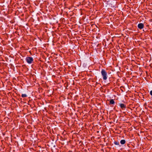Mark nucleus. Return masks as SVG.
Returning a JSON list of instances; mask_svg holds the SVG:
<instances>
[{
  "instance_id": "obj_9",
  "label": "nucleus",
  "mask_w": 152,
  "mask_h": 152,
  "mask_svg": "<svg viewBox=\"0 0 152 152\" xmlns=\"http://www.w3.org/2000/svg\"><path fill=\"white\" fill-rule=\"evenodd\" d=\"M150 94L152 96V90L151 91H150Z\"/></svg>"
},
{
  "instance_id": "obj_4",
  "label": "nucleus",
  "mask_w": 152,
  "mask_h": 152,
  "mask_svg": "<svg viewBox=\"0 0 152 152\" xmlns=\"http://www.w3.org/2000/svg\"><path fill=\"white\" fill-rule=\"evenodd\" d=\"M137 26L138 28L141 29L144 28V25L142 23H139L138 24Z\"/></svg>"
},
{
  "instance_id": "obj_8",
  "label": "nucleus",
  "mask_w": 152,
  "mask_h": 152,
  "mask_svg": "<svg viewBox=\"0 0 152 152\" xmlns=\"http://www.w3.org/2000/svg\"><path fill=\"white\" fill-rule=\"evenodd\" d=\"M114 144L117 145H119V142H118L115 141L114 142Z\"/></svg>"
},
{
  "instance_id": "obj_1",
  "label": "nucleus",
  "mask_w": 152,
  "mask_h": 152,
  "mask_svg": "<svg viewBox=\"0 0 152 152\" xmlns=\"http://www.w3.org/2000/svg\"><path fill=\"white\" fill-rule=\"evenodd\" d=\"M101 74L104 80H106L107 79V73L105 70L102 69L101 71Z\"/></svg>"
},
{
  "instance_id": "obj_5",
  "label": "nucleus",
  "mask_w": 152,
  "mask_h": 152,
  "mask_svg": "<svg viewBox=\"0 0 152 152\" xmlns=\"http://www.w3.org/2000/svg\"><path fill=\"white\" fill-rule=\"evenodd\" d=\"M115 102L113 99H111L110 101V104H114Z\"/></svg>"
},
{
  "instance_id": "obj_7",
  "label": "nucleus",
  "mask_w": 152,
  "mask_h": 152,
  "mask_svg": "<svg viewBox=\"0 0 152 152\" xmlns=\"http://www.w3.org/2000/svg\"><path fill=\"white\" fill-rule=\"evenodd\" d=\"M27 96L26 94H23L21 95V97L23 98L26 97Z\"/></svg>"
},
{
  "instance_id": "obj_2",
  "label": "nucleus",
  "mask_w": 152,
  "mask_h": 152,
  "mask_svg": "<svg viewBox=\"0 0 152 152\" xmlns=\"http://www.w3.org/2000/svg\"><path fill=\"white\" fill-rule=\"evenodd\" d=\"M26 61L28 64H31L33 61V59L31 57H27L26 58Z\"/></svg>"
},
{
  "instance_id": "obj_6",
  "label": "nucleus",
  "mask_w": 152,
  "mask_h": 152,
  "mask_svg": "<svg viewBox=\"0 0 152 152\" xmlns=\"http://www.w3.org/2000/svg\"><path fill=\"white\" fill-rule=\"evenodd\" d=\"M126 143V141L124 140H121L120 141V143L122 145H124Z\"/></svg>"
},
{
  "instance_id": "obj_3",
  "label": "nucleus",
  "mask_w": 152,
  "mask_h": 152,
  "mask_svg": "<svg viewBox=\"0 0 152 152\" xmlns=\"http://www.w3.org/2000/svg\"><path fill=\"white\" fill-rule=\"evenodd\" d=\"M122 110H125L126 108V105L123 103H120L119 104Z\"/></svg>"
}]
</instances>
